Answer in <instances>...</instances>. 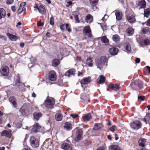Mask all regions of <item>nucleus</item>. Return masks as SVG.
<instances>
[{
	"label": "nucleus",
	"mask_w": 150,
	"mask_h": 150,
	"mask_svg": "<svg viewBox=\"0 0 150 150\" xmlns=\"http://www.w3.org/2000/svg\"><path fill=\"white\" fill-rule=\"evenodd\" d=\"M11 9L13 12H15L16 11V8L15 6H12L11 7Z\"/></svg>",
	"instance_id": "63"
},
{
	"label": "nucleus",
	"mask_w": 150,
	"mask_h": 150,
	"mask_svg": "<svg viewBox=\"0 0 150 150\" xmlns=\"http://www.w3.org/2000/svg\"><path fill=\"white\" fill-rule=\"evenodd\" d=\"M38 11L40 13L42 14H45L46 13L45 8L42 5L40 6Z\"/></svg>",
	"instance_id": "30"
},
{
	"label": "nucleus",
	"mask_w": 150,
	"mask_h": 150,
	"mask_svg": "<svg viewBox=\"0 0 150 150\" xmlns=\"http://www.w3.org/2000/svg\"><path fill=\"white\" fill-rule=\"evenodd\" d=\"M26 5V3L25 2H22L20 4L17 11V13L18 14H21L23 11L25 12L26 8L25 7V6Z\"/></svg>",
	"instance_id": "11"
},
{
	"label": "nucleus",
	"mask_w": 150,
	"mask_h": 150,
	"mask_svg": "<svg viewBox=\"0 0 150 150\" xmlns=\"http://www.w3.org/2000/svg\"><path fill=\"white\" fill-rule=\"evenodd\" d=\"M24 150H32L31 148L27 145L24 146Z\"/></svg>",
	"instance_id": "55"
},
{
	"label": "nucleus",
	"mask_w": 150,
	"mask_h": 150,
	"mask_svg": "<svg viewBox=\"0 0 150 150\" xmlns=\"http://www.w3.org/2000/svg\"><path fill=\"white\" fill-rule=\"evenodd\" d=\"M83 33L84 34H87L88 37L91 38L92 37L91 31L89 25H88L85 26L83 30Z\"/></svg>",
	"instance_id": "7"
},
{
	"label": "nucleus",
	"mask_w": 150,
	"mask_h": 150,
	"mask_svg": "<svg viewBox=\"0 0 150 150\" xmlns=\"http://www.w3.org/2000/svg\"><path fill=\"white\" fill-rule=\"evenodd\" d=\"M142 124L141 122L139 121L136 120L130 123L131 127L135 129H139L141 128Z\"/></svg>",
	"instance_id": "5"
},
{
	"label": "nucleus",
	"mask_w": 150,
	"mask_h": 150,
	"mask_svg": "<svg viewBox=\"0 0 150 150\" xmlns=\"http://www.w3.org/2000/svg\"><path fill=\"white\" fill-rule=\"evenodd\" d=\"M23 85L22 83L20 81V80L19 78H18L16 79L15 81V85L17 86H19Z\"/></svg>",
	"instance_id": "42"
},
{
	"label": "nucleus",
	"mask_w": 150,
	"mask_h": 150,
	"mask_svg": "<svg viewBox=\"0 0 150 150\" xmlns=\"http://www.w3.org/2000/svg\"><path fill=\"white\" fill-rule=\"evenodd\" d=\"M75 71V69H70L66 72L65 75L69 77L71 75H74Z\"/></svg>",
	"instance_id": "20"
},
{
	"label": "nucleus",
	"mask_w": 150,
	"mask_h": 150,
	"mask_svg": "<svg viewBox=\"0 0 150 150\" xmlns=\"http://www.w3.org/2000/svg\"><path fill=\"white\" fill-rule=\"evenodd\" d=\"M57 76L56 73L54 70H51L49 71L48 73V79L51 81H54L56 80Z\"/></svg>",
	"instance_id": "4"
},
{
	"label": "nucleus",
	"mask_w": 150,
	"mask_h": 150,
	"mask_svg": "<svg viewBox=\"0 0 150 150\" xmlns=\"http://www.w3.org/2000/svg\"><path fill=\"white\" fill-rule=\"evenodd\" d=\"M117 129L116 126L115 125H113L110 128V130L112 132H113L115 130Z\"/></svg>",
	"instance_id": "51"
},
{
	"label": "nucleus",
	"mask_w": 150,
	"mask_h": 150,
	"mask_svg": "<svg viewBox=\"0 0 150 150\" xmlns=\"http://www.w3.org/2000/svg\"><path fill=\"white\" fill-rule=\"evenodd\" d=\"M62 148L64 150H67L69 149H71V146L68 143H64L61 145Z\"/></svg>",
	"instance_id": "24"
},
{
	"label": "nucleus",
	"mask_w": 150,
	"mask_h": 150,
	"mask_svg": "<svg viewBox=\"0 0 150 150\" xmlns=\"http://www.w3.org/2000/svg\"><path fill=\"white\" fill-rule=\"evenodd\" d=\"M63 118V115L59 113H57L55 115V118L57 121H61Z\"/></svg>",
	"instance_id": "34"
},
{
	"label": "nucleus",
	"mask_w": 150,
	"mask_h": 150,
	"mask_svg": "<svg viewBox=\"0 0 150 150\" xmlns=\"http://www.w3.org/2000/svg\"><path fill=\"white\" fill-rule=\"evenodd\" d=\"M108 88L115 91H117L120 89V87L119 85L116 84H113L112 83L108 84Z\"/></svg>",
	"instance_id": "13"
},
{
	"label": "nucleus",
	"mask_w": 150,
	"mask_h": 150,
	"mask_svg": "<svg viewBox=\"0 0 150 150\" xmlns=\"http://www.w3.org/2000/svg\"><path fill=\"white\" fill-rule=\"evenodd\" d=\"M141 33L145 34L150 33V28L148 27H144L141 28Z\"/></svg>",
	"instance_id": "15"
},
{
	"label": "nucleus",
	"mask_w": 150,
	"mask_h": 150,
	"mask_svg": "<svg viewBox=\"0 0 150 150\" xmlns=\"http://www.w3.org/2000/svg\"><path fill=\"white\" fill-rule=\"evenodd\" d=\"M29 142L30 145L33 148H37L39 145V140L37 138L34 136L30 137Z\"/></svg>",
	"instance_id": "2"
},
{
	"label": "nucleus",
	"mask_w": 150,
	"mask_h": 150,
	"mask_svg": "<svg viewBox=\"0 0 150 150\" xmlns=\"http://www.w3.org/2000/svg\"><path fill=\"white\" fill-rule=\"evenodd\" d=\"M74 18L75 19V21L76 23H79L80 22V21L79 20V18L78 17V15H75L74 16Z\"/></svg>",
	"instance_id": "54"
},
{
	"label": "nucleus",
	"mask_w": 150,
	"mask_h": 150,
	"mask_svg": "<svg viewBox=\"0 0 150 150\" xmlns=\"http://www.w3.org/2000/svg\"><path fill=\"white\" fill-rule=\"evenodd\" d=\"M83 131L81 129L77 130L76 133V137L74 140L76 142H78L80 140L82 136Z\"/></svg>",
	"instance_id": "8"
},
{
	"label": "nucleus",
	"mask_w": 150,
	"mask_h": 150,
	"mask_svg": "<svg viewBox=\"0 0 150 150\" xmlns=\"http://www.w3.org/2000/svg\"><path fill=\"white\" fill-rule=\"evenodd\" d=\"M93 17L92 15L90 14H88L85 18V21L86 22L88 23H90L93 22Z\"/></svg>",
	"instance_id": "21"
},
{
	"label": "nucleus",
	"mask_w": 150,
	"mask_h": 150,
	"mask_svg": "<svg viewBox=\"0 0 150 150\" xmlns=\"http://www.w3.org/2000/svg\"><path fill=\"white\" fill-rule=\"evenodd\" d=\"M54 99L52 98L47 97L45 101V105L46 107L50 109L53 108V106L55 104Z\"/></svg>",
	"instance_id": "3"
},
{
	"label": "nucleus",
	"mask_w": 150,
	"mask_h": 150,
	"mask_svg": "<svg viewBox=\"0 0 150 150\" xmlns=\"http://www.w3.org/2000/svg\"><path fill=\"white\" fill-rule=\"evenodd\" d=\"M136 83L137 85V87L138 90H140L143 88V82L141 80H136Z\"/></svg>",
	"instance_id": "32"
},
{
	"label": "nucleus",
	"mask_w": 150,
	"mask_h": 150,
	"mask_svg": "<svg viewBox=\"0 0 150 150\" xmlns=\"http://www.w3.org/2000/svg\"><path fill=\"white\" fill-rule=\"evenodd\" d=\"M125 48L126 50L129 52L131 50L130 45L129 43H128L125 46Z\"/></svg>",
	"instance_id": "45"
},
{
	"label": "nucleus",
	"mask_w": 150,
	"mask_h": 150,
	"mask_svg": "<svg viewBox=\"0 0 150 150\" xmlns=\"http://www.w3.org/2000/svg\"><path fill=\"white\" fill-rule=\"evenodd\" d=\"M44 25V23L41 22V21H39L37 23L38 27L42 26Z\"/></svg>",
	"instance_id": "53"
},
{
	"label": "nucleus",
	"mask_w": 150,
	"mask_h": 150,
	"mask_svg": "<svg viewBox=\"0 0 150 150\" xmlns=\"http://www.w3.org/2000/svg\"><path fill=\"white\" fill-rule=\"evenodd\" d=\"M83 99L84 100V101L86 103H88L90 102V100L89 99V96L88 95L86 96H84Z\"/></svg>",
	"instance_id": "46"
},
{
	"label": "nucleus",
	"mask_w": 150,
	"mask_h": 150,
	"mask_svg": "<svg viewBox=\"0 0 150 150\" xmlns=\"http://www.w3.org/2000/svg\"><path fill=\"white\" fill-rule=\"evenodd\" d=\"M115 14L117 21H119L121 19L122 16V12L117 11L115 12Z\"/></svg>",
	"instance_id": "26"
},
{
	"label": "nucleus",
	"mask_w": 150,
	"mask_h": 150,
	"mask_svg": "<svg viewBox=\"0 0 150 150\" xmlns=\"http://www.w3.org/2000/svg\"><path fill=\"white\" fill-rule=\"evenodd\" d=\"M105 147L103 146H100L96 150H105Z\"/></svg>",
	"instance_id": "60"
},
{
	"label": "nucleus",
	"mask_w": 150,
	"mask_h": 150,
	"mask_svg": "<svg viewBox=\"0 0 150 150\" xmlns=\"http://www.w3.org/2000/svg\"><path fill=\"white\" fill-rule=\"evenodd\" d=\"M42 113L40 112H35L33 114L34 118L37 120L42 116Z\"/></svg>",
	"instance_id": "31"
},
{
	"label": "nucleus",
	"mask_w": 150,
	"mask_h": 150,
	"mask_svg": "<svg viewBox=\"0 0 150 150\" xmlns=\"http://www.w3.org/2000/svg\"><path fill=\"white\" fill-rule=\"evenodd\" d=\"M70 116L74 119L79 117V116L78 115L75 114H72L70 115Z\"/></svg>",
	"instance_id": "56"
},
{
	"label": "nucleus",
	"mask_w": 150,
	"mask_h": 150,
	"mask_svg": "<svg viewBox=\"0 0 150 150\" xmlns=\"http://www.w3.org/2000/svg\"><path fill=\"white\" fill-rule=\"evenodd\" d=\"M146 2L145 0H140L138 3V5L140 7V8H145L146 6Z\"/></svg>",
	"instance_id": "19"
},
{
	"label": "nucleus",
	"mask_w": 150,
	"mask_h": 150,
	"mask_svg": "<svg viewBox=\"0 0 150 150\" xmlns=\"http://www.w3.org/2000/svg\"><path fill=\"white\" fill-rule=\"evenodd\" d=\"M13 0H7L6 1V3L7 5H9L13 3Z\"/></svg>",
	"instance_id": "52"
},
{
	"label": "nucleus",
	"mask_w": 150,
	"mask_h": 150,
	"mask_svg": "<svg viewBox=\"0 0 150 150\" xmlns=\"http://www.w3.org/2000/svg\"><path fill=\"white\" fill-rule=\"evenodd\" d=\"M135 62L136 63H139L140 62V60L139 58H137L135 59Z\"/></svg>",
	"instance_id": "64"
},
{
	"label": "nucleus",
	"mask_w": 150,
	"mask_h": 150,
	"mask_svg": "<svg viewBox=\"0 0 150 150\" xmlns=\"http://www.w3.org/2000/svg\"><path fill=\"white\" fill-rule=\"evenodd\" d=\"M108 59L106 57L103 56L100 57L99 59H98L96 62V64L98 66L102 65L107 62Z\"/></svg>",
	"instance_id": "6"
},
{
	"label": "nucleus",
	"mask_w": 150,
	"mask_h": 150,
	"mask_svg": "<svg viewBox=\"0 0 150 150\" xmlns=\"http://www.w3.org/2000/svg\"><path fill=\"white\" fill-rule=\"evenodd\" d=\"M41 128V126L40 125L39 123H36L33 126L31 132H33L36 133L38 131V130Z\"/></svg>",
	"instance_id": "16"
},
{
	"label": "nucleus",
	"mask_w": 150,
	"mask_h": 150,
	"mask_svg": "<svg viewBox=\"0 0 150 150\" xmlns=\"http://www.w3.org/2000/svg\"><path fill=\"white\" fill-rule=\"evenodd\" d=\"M146 23L147 26L150 27V18L146 21Z\"/></svg>",
	"instance_id": "58"
},
{
	"label": "nucleus",
	"mask_w": 150,
	"mask_h": 150,
	"mask_svg": "<svg viewBox=\"0 0 150 150\" xmlns=\"http://www.w3.org/2000/svg\"><path fill=\"white\" fill-rule=\"evenodd\" d=\"M64 127V128L67 130H70L72 128V126L71 124L68 122H65Z\"/></svg>",
	"instance_id": "35"
},
{
	"label": "nucleus",
	"mask_w": 150,
	"mask_h": 150,
	"mask_svg": "<svg viewBox=\"0 0 150 150\" xmlns=\"http://www.w3.org/2000/svg\"><path fill=\"white\" fill-rule=\"evenodd\" d=\"M101 40L102 42L104 43H108L109 42L108 39L105 36L102 37L101 38Z\"/></svg>",
	"instance_id": "44"
},
{
	"label": "nucleus",
	"mask_w": 150,
	"mask_h": 150,
	"mask_svg": "<svg viewBox=\"0 0 150 150\" xmlns=\"http://www.w3.org/2000/svg\"><path fill=\"white\" fill-rule=\"evenodd\" d=\"M105 80V78L102 75L100 76V79L99 81V83L100 84L104 83Z\"/></svg>",
	"instance_id": "41"
},
{
	"label": "nucleus",
	"mask_w": 150,
	"mask_h": 150,
	"mask_svg": "<svg viewBox=\"0 0 150 150\" xmlns=\"http://www.w3.org/2000/svg\"><path fill=\"white\" fill-rule=\"evenodd\" d=\"M119 51L118 49L116 47H113L111 48L109 50V52L112 55H117Z\"/></svg>",
	"instance_id": "17"
},
{
	"label": "nucleus",
	"mask_w": 150,
	"mask_h": 150,
	"mask_svg": "<svg viewBox=\"0 0 150 150\" xmlns=\"http://www.w3.org/2000/svg\"><path fill=\"white\" fill-rule=\"evenodd\" d=\"M9 100L13 105L14 107L16 108L17 107V103L16 101L15 98L14 96H13L10 97L9 98Z\"/></svg>",
	"instance_id": "29"
},
{
	"label": "nucleus",
	"mask_w": 150,
	"mask_h": 150,
	"mask_svg": "<svg viewBox=\"0 0 150 150\" xmlns=\"http://www.w3.org/2000/svg\"><path fill=\"white\" fill-rule=\"evenodd\" d=\"M54 18L53 17H51L50 18V23L51 25H54Z\"/></svg>",
	"instance_id": "50"
},
{
	"label": "nucleus",
	"mask_w": 150,
	"mask_h": 150,
	"mask_svg": "<svg viewBox=\"0 0 150 150\" xmlns=\"http://www.w3.org/2000/svg\"><path fill=\"white\" fill-rule=\"evenodd\" d=\"M0 38L3 39L5 41L7 39L6 37L5 36L2 35H0Z\"/></svg>",
	"instance_id": "61"
},
{
	"label": "nucleus",
	"mask_w": 150,
	"mask_h": 150,
	"mask_svg": "<svg viewBox=\"0 0 150 150\" xmlns=\"http://www.w3.org/2000/svg\"><path fill=\"white\" fill-rule=\"evenodd\" d=\"M101 27L103 30H106L107 29V28L106 25L104 24L101 25Z\"/></svg>",
	"instance_id": "59"
},
{
	"label": "nucleus",
	"mask_w": 150,
	"mask_h": 150,
	"mask_svg": "<svg viewBox=\"0 0 150 150\" xmlns=\"http://www.w3.org/2000/svg\"><path fill=\"white\" fill-rule=\"evenodd\" d=\"M103 127V125L100 123H96L94 125L93 129L96 130H99Z\"/></svg>",
	"instance_id": "23"
},
{
	"label": "nucleus",
	"mask_w": 150,
	"mask_h": 150,
	"mask_svg": "<svg viewBox=\"0 0 150 150\" xmlns=\"http://www.w3.org/2000/svg\"><path fill=\"white\" fill-rule=\"evenodd\" d=\"M150 15V8H148L144 10V15L146 18L149 17Z\"/></svg>",
	"instance_id": "36"
},
{
	"label": "nucleus",
	"mask_w": 150,
	"mask_h": 150,
	"mask_svg": "<svg viewBox=\"0 0 150 150\" xmlns=\"http://www.w3.org/2000/svg\"><path fill=\"white\" fill-rule=\"evenodd\" d=\"M6 16V13L5 10L3 8H0V19Z\"/></svg>",
	"instance_id": "33"
},
{
	"label": "nucleus",
	"mask_w": 150,
	"mask_h": 150,
	"mask_svg": "<svg viewBox=\"0 0 150 150\" xmlns=\"http://www.w3.org/2000/svg\"><path fill=\"white\" fill-rule=\"evenodd\" d=\"M125 17L127 21L130 23H133L136 22L135 16L132 13L126 12Z\"/></svg>",
	"instance_id": "1"
},
{
	"label": "nucleus",
	"mask_w": 150,
	"mask_h": 150,
	"mask_svg": "<svg viewBox=\"0 0 150 150\" xmlns=\"http://www.w3.org/2000/svg\"><path fill=\"white\" fill-rule=\"evenodd\" d=\"M93 61L92 59L90 57H88L86 60V64L90 67H92L93 66Z\"/></svg>",
	"instance_id": "25"
},
{
	"label": "nucleus",
	"mask_w": 150,
	"mask_h": 150,
	"mask_svg": "<svg viewBox=\"0 0 150 150\" xmlns=\"http://www.w3.org/2000/svg\"><path fill=\"white\" fill-rule=\"evenodd\" d=\"M138 98L139 100H141L143 101L145 100V97L144 96H138Z\"/></svg>",
	"instance_id": "49"
},
{
	"label": "nucleus",
	"mask_w": 150,
	"mask_h": 150,
	"mask_svg": "<svg viewBox=\"0 0 150 150\" xmlns=\"http://www.w3.org/2000/svg\"><path fill=\"white\" fill-rule=\"evenodd\" d=\"M69 26V25L68 23L63 24L60 25V28L62 31L63 32L65 28H67Z\"/></svg>",
	"instance_id": "39"
},
{
	"label": "nucleus",
	"mask_w": 150,
	"mask_h": 150,
	"mask_svg": "<svg viewBox=\"0 0 150 150\" xmlns=\"http://www.w3.org/2000/svg\"><path fill=\"white\" fill-rule=\"evenodd\" d=\"M91 77H87L85 78H84L82 79L80 81V83L82 86L83 87V85L87 84H88L90 83L91 80H90Z\"/></svg>",
	"instance_id": "14"
},
{
	"label": "nucleus",
	"mask_w": 150,
	"mask_h": 150,
	"mask_svg": "<svg viewBox=\"0 0 150 150\" xmlns=\"http://www.w3.org/2000/svg\"><path fill=\"white\" fill-rule=\"evenodd\" d=\"M0 72L2 75L5 76H8L9 73V68L7 66L2 67Z\"/></svg>",
	"instance_id": "12"
},
{
	"label": "nucleus",
	"mask_w": 150,
	"mask_h": 150,
	"mask_svg": "<svg viewBox=\"0 0 150 150\" xmlns=\"http://www.w3.org/2000/svg\"><path fill=\"white\" fill-rule=\"evenodd\" d=\"M92 118L91 114L90 113H88L85 114L82 117V120L83 122H86L89 121Z\"/></svg>",
	"instance_id": "18"
},
{
	"label": "nucleus",
	"mask_w": 150,
	"mask_h": 150,
	"mask_svg": "<svg viewBox=\"0 0 150 150\" xmlns=\"http://www.w3.org/2000/svg\"><path fill=\"white\" fill-rule=\"evenodd\" d=\"M113 40L116 42H117L120 41V38L119 35L117 34H115L113 35L112 37Z\"/></svg>",
	"instance_id": "37"
},
{
	"label": "nucleus",
	"mask_w": 150,
	"mask_h": 150,
	"mask_svg": "<svg viewBox=\"0 0 150 150\" xmlns=\"http://www.w3.org/2000/svg\"><path fill=\"white\" fill-rule=\"evenodd\" d=\"M110 150H121V148L116 145H113L111 146Z\"/></svg>",
	"instance_id": "43"
},
{
	"label": "nucleus",
	"mask_w": 150,
	"mask_h": 150,
	"mask_svg": "<svg viewBox=\"0 0 150 150\" xmlns=\"http://www.w3.org/2000/svg\"><path fill=\"white\" fill-rule=\"evenodd\" d=\"M6 35L11 40L16 41L18 39V38L16 36L10 33H7Z\"/></svg>",
	"instance_id": "22"
},
{
	"label": "nucleus",
	"mask_w": 150,
	"mask_h": 150,
	"mask_svg": "<svg viewBox=\"0 0 150 150\" xmlns=\"http://www.w3.org/2000/svg\"><path fill=\"white\" fill-rule=\"evenodd\" d=\"M84 143L86 146H88L91 143V142L89 140H86L84 142Z\"/></svg>",
	"instance_id": "48"
},
{
	"label": "nucleus",
	"mask_w": 150,
	"mask_h": 150,
	"mask_svg": "<svg viewBox=\"0 0 150 150\" xmlns=\"http://www.w3.org/2000/svg\"><path fill=\"white\" fill-rule=\"evenodd\" d=\"M134 30L132 28H129L126 30V32L129 35H132L134 33Z\"/></svg>",
	"instance_id": "40"
},
{
	"label": "nucleus",
	"mask_w": 150,
	"mask_h": 150,
	"mask_svg": "<svg viewBox=\"0 0 150 150\" xmlns=\"http://www.w3.org/2000/svg\"><path fill=\"white\" fill-rule=\"evenodd\" d=\"M146 142V139L143 138H140L138 142L139 146L142 147H144L145 146V144Z\"/></svg>",
	"instance_id": "28"
},
{
	"label": "nucleus",
	"mask_w": 150,
	"mask_h": 150,
	"mask_svg": "<svg viewBox=\"0 0 150 150\" xmlns=\"http://www.w3.org/2000/svg\"><path fill=\"white\" fill-rule=\"evenodd\" d=\"M12 135L11 130V129L3 130L1 133V136L2 137H6L8 138H10Z\"/></svg>",
	"instance_id": "10"
},
{
	"label": "nucleus",
	"mask_w": 150,
	"mask_h": 150,
	"mask_svg": "<svg viewBox=\"0 0 150 150\" xmlns=\"http://www.w3.org/2000/svg\"><path fill=\"white\" fill-rule=\"evenodd\" d=\"M137 41L141 46L147 45H149L150 41L148 39L143 40L141 38H139L137 39Z\"/></svg>",
	"instance_id": "9"
},
{
	"label": "nucleus",
	"mask_w": 150,
	"mask_h": 150,
	"mask_svg": "<svg viewBox=\"0 0 150 150\" xmlns=\"http://www.w3.org/2000/svg\"><path fill=\"white\" fill-rule=\"evenodd\" d=\"M59 60L57 59H53L52 61V64L53 66L54 67H57L60 64Z\"/></svg>",
	"instance_id": "27"
},
{
	"label": "nucleus",
	"mask_w": 150,
	"mask_h": 150,
	"mask_svg": "<svg viewBox=\"0 0 150 150\" xmlns=\"http://www.w3.org/2000/svg\"><path fill=\"white\" fill-rule=\"evenodd\" d=\"M89 1L91 4L96 5L97 4L98 0H89Z\"/></svg>",
	"instance_id": "47"
},
{
	"label": "nucleus",
	"mask_w": 150,
	"mask_h": 150,
	"mask_svg": "<svg viewBox=\"0 0 150 150\" xmlns=\"http://www.w3.org/2000/svg\"><path fill=\"white\" fill-rule=\"evenodd\" d=\"M146 118L149 120H150V113L146 114Z\"/></svg>",
	"instance_id": "62"
},
{
	"label": "nucleus",
	"mask_w": 150,
	"mask_h": 150,
	"mask_svg": "<svg viewBox=\"0 0 150 150\" xmlns=\"http://www.w3.org/2000/svg\"><path fill=\"white\" fill-rule=\"evenodd\" d=\"M67 4L66 5V6L67 7H69L71 5L72 2L71 1H69L67 2Z\"/></svg>",
	"instance_id": "57"
},
{
	"label": "nucleus",
	"mask_w": 150,
	"mask_h": 150,
	"mask_svg": "<svg viewBox=\"0 0 150 150\" xmlns=\"http://www.w3.org/2000/svg\"><path fill=\"white\" fill-rule=\"evenodd\" d=\"M130 86L131 88L134 90H137L138 88L136 83V80L131 83Z\"/></svg>",
	"instance_id": "38"
}]
</instances>
